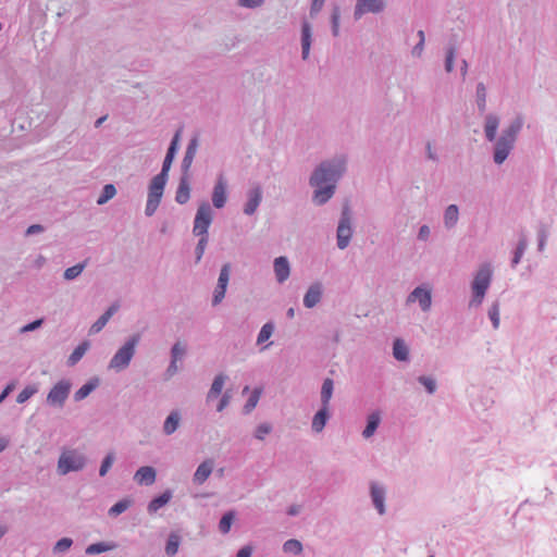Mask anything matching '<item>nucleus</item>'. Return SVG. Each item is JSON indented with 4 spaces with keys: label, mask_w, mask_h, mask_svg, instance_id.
Listing matches in <instances>:
<instances>
[{
    "label": "nucleus",
    "mask_w": 557,
    "mask_h": 557,
    "mask_svg": "<svg viewBox=\"0 0 557 557\" xmlns=\"http://www.w3.org/2000/svg\"><path fill=\"white\" fill-rule=\"evenodd\" d=\"M237 4L240 8L246 9H258L264 4V0H237Z\"/></svg>",
    "instance_id": "56"
},
{
    "label": "nucleus",
    "mask_w": 557,
    "mask_h": 557,
    "mask_svg": "<svg viewBox=\"0 0 557 557\" xmlns=\"http://www.w3.org/2000/svg\"><path fill=\"white\" fill-rule=\"evenodd\" d=\"M198 237H199V239H198L197 246L195 248L196 262H199L202 259L206 247L209 242V236H198Z\"/></svg>",
    "instance_id": "49"
},
{
    "label": "nucleus",
    "mask_w": 557,
    "mask_h": 557,
    "mask_svg": "<svg viewBox=\"0 0 557 557\" xmlns=\"http://www.w3.org/2000/svg\"><path fill=\"white\" fill-rule=\"evenodd\" d=\"M431 236V230L429 225L423 224L420 226L417 238L420 242H428Z\"/></svg>",
    "instance_id": "57"
},
{
    "label": "nucleus",
    "mask_w": 557,
    "mask_h": 557,
    "mask_svg": "<svg viewBox=\"0 0 557 557\" xmlns=\"http://www.w3.org/2000/svg\"><path fill=\"white\" fill-rule=\"evenodd\" d=\"M220 400L216 406V411L222 412L231 403L232 400V392L230 389L225 391L223 394L220 395Z\"/></svg>",
    "instance_id": "53"
},
{
    "label": "nucleus",
    "mask_w": 557,
    "mask_h": 557,
    "mask_svg": "<svg viewBox=\"0 0 557 557\" xmlns=\"http://www.w3.org/2000/svg\"><path fill=\"white\" fill-rule=\"evenodd\" d=\"M86 267H87V260L79 262L73 267L67 268L64 271L63 276L66 281L75 280L77 276H79L82 274V272L85 270Z\"/></svg>",
    "instance_id": "38"
},
{
    "label": "nucleus",
    "mask_w": 557,
    "mask_h": 557,
    "mask_svg": "<svg viewBox=\"0 0 557 557\" xmlns=\"http://www.w3.org/2000/svg\"><path fill=\"white\" fill-rule=\"evenodd\" d=\"M370 496H371L372 504H373L374 508L377 510L379 515H384L386 511V509H385L386 491H385L384 486H382L375 482H371L370 483Z\"/></svg>",
    "instance_id": "15"
},
{
    "label": "nucleus",
    "mask_w": 557,
    "mask_h": 557,
    "mask_svg": "<svg viewBox=\"0 0 557 557\" xmlns=\"http://www.w3.org/2000/svg\"><path fill=\"white\" fill-rule=\"evenodd\" d=\"M212 209L208 202H202L199 205L195 220L193 234L195 236H209L208 230L212 223Z\"/></svg>",
    "instance_id": "8"
},
{
    "label": "nucleus",
    "mask_w": 557,
    "mask_h": 557,
    "mask_svg": "<svg viewBox=\"0 0 557 557\" xmlns=\"http://www.w3.org/2000/svg\"><path fill=\"white\" fill-rule=\"evenodd\" d=\"M459 220V208L457 205H449L443 215L444 226L447 230L455 227Z\"/></svg>",
    "instance_id": "27"
},
{
    "label": "nucleus",
    "mask_w": 557,
    "mask_h": 557,
    "mask_svg": "<svg viewBox=\"0 0 557 557\" xmlns=\"http://www.w3.org/2000/svg\"><path fill=\"white\" fill-rule=\"evenodd\" d=\"M181 535L176 532H171L166 539V543H165V554L169 556V557H173L174 555L177 554L178 552V547H180V544H181Z\"/></svg>",
    "instance_id": "34"
},
{
    "label": "nucleus",
    "mask_w": 557,
    "mask_h": 557,
    "mask_svg": "<svg viewBox=\"0 0 557 557\" xmlns=\"http://www.w3.org/2000/svg\"><path fill=\"white\" fill-rule=\"evenodd\" d=\"M181 412L177 409L172 410L169 416L165 418L163 423V433L165 435H172L175 433L181 423Z\"/></svg>",
    "instance_id": "25"
},
{
    "label": "nucleus",
    "mask_w": 557,
    "mask_h": 557,
    "mask_svg": "<svg viewBox=\"0 0 557 557\" xmlns=\"http://www.w3.org/2000/svg\"><path fill=\"white\" fill-rule=\"evenodd\" d=\"M45 227L41 224H32L27 227L25 234L26 236H32L38 233H42Z\"/></svg>",
    "instance_id": "60"
},
{
    "label": "nucleus",
    "mask_w": 557,
    "mask_h": 557,
    "mask_svg": "<svg viewBox=\"0 0 557 557\" xmlns=\"http://www.w3.org/2000/svg\"><path fill=\"white\" fill-rule=\"evenodd\" d=\"M38 392V388L35 385H27L25 388H23L17 397L16 403L24 404L32 396H34Z\"/></svg>",
    "instance_id": "45"
},
{
    "label": "nucleus",
    "mask_w": 557,
    "mask_h": 557,
    "mask_svg": "<svg viewBox=\"0 0 557 557\" xmlns=\"http://www.w3.org/2000/svg\"><path fill=\"white\" fill-rule=\"evenodd\" d=\"M72 384L69 380H60L47 395V404L52 407L62 408L70 395Z\"/></svg>",
    "instance_id": "9"
},
{
    "label": "nucleus",
    "mask_w": 557,
    "mask_h": 557,
    "mask_svg": "<svg viewBox=\"0 0 557 557\" xmlns=\"http://www.w3.org/2000/svg\"><path fill=\"white\" fill-rule=\"evenodd\" d=\"M323 295V285L321 282H314L312 283L302 299L304 306L307 309L314 308L322 299Z\"/></svg>",
    "instance_id": "14"
},
{
    "label": "nucleus",
    "mask_w": 557,
    "mask_h": 557,
    "mask_svg": "<svg viewBox=\"0 0 557 557\" xmlns=\"http://www.w3.org/2000/svg\"><path fill=\"white\" fill-rule=\"evenodd\" d=\"M197 146L198 143L196 138L191 139L188 143L181 164L182 175H188V172L190 170V166L197 152Z\"/></svg>",
    "instance_id": "22"
},
{
    "label": "nucleus",
    "mask_w": 557,
    "mask_h": 557,
    "mask_svg": "<svg viewBox=\"0 0 557 557\" xmlns=\"http://www.w3.org/2000/svg\"><path fill=\"white\" fill-rule=\"evenodd\" d=\"M131 506V500L124 498L115 503L110 509L109 515L111 517H117L119 515L123 513L125 510L128 509Z\"/></svg>",
    "instance_id": "44"
},
{
    "label": "nucleus",
    "mask_w": 557,
    "mask_h": 557,
    "mask_svg": "<svg viewBox=\"0 0 557 557\" xmlns=\"http://www.w3.org/2000/svg\"><path fill=\"white\" fill-rule=\"evenodd\" d=\"M384 0H356L354 18L359 21L364 14H380L385 10Z\"/></svg>",
    "instance_id": "10"
},
{
    "label": "nucleus",
    "mask_w": 557,
    "mask_h": 557,
    "mask_svg": "<svg viewBox=\"0 0 557 557\" xmlns=\"http://www.w3.org/2000/svg\"><path fill=\"white\" fill-rule=\"evenodd\" d=\"M234 519L235 512L233 510H230L222 516L219 522V530L222 534H227L230 532Z\"/></svg>",
    "instance_id": "37"
},
{
    "label": "nucleus",
    "mask_w": 557,
    "mask_h": 557,
    "mask_svg": "<svg viewBox=\"0 0 557 557\" xmlns=\"http://www.w3.org/2000/svg\"><path fill=\"white\" fill-rule=\"evenodd\" d=\"M487 91L484 83H478L475 88V103L480 114L486 111Z\"/></svg>",
    "instance_id": "33"
},
{
    "label": "nucleus",
    "mask_w": 557,
    "mask_h": 557,
    "mask_svg": "<svg viewBox=\"0 0 557 557\" xmlns=\"http://www.w3.org/2000/svg\"><path fill=\"white\" fill-rule=\"evenodd\" d=\"M347 170V158L337 154L321 161L311 172L309 185L313 188L312 201L317 206L325 205L335 194L337 183Z\"/></svg>",
    "instance_id": "1"
},
{
    "label": "nucleus",
    "mask_w": 557,
    "mask_h": 557,
    "mask_svg": "<svg viewBox=\"0 0 557 557\" xmlns=\"http://www.w3.org/2000/svg\"><path fill=\"white\" fill-rule=\"evenodd\" d=\"M251 554L252 548L249 545H246L237 552L236 557H251Z\"/></svg>",
    "instance_id": "64"
},
{
    "label": "nucleus",
    "mask_w": 557,
    "mask_h": 557,
    "mask_svg": "<svg viewBox=\"0 0 557 557\" xmlns=\"http://www.w3.org/2000/svg\"><path fill=\"white\" fill-rule=\"evenodd\" d=\"M225 286L218 285L214 288L213 297H212V306H218L225 297L226 293Z\"/></svg>",
    "instance_id": "55"
},
{
    "label": "nucleus",
    "mask_w": 557,
    "mask_h": 557,
    "mask_svg": "<svg viewBox=\"0 0 557 557\" xmlns=\"http://www.w3.org/2000/svg\"><path fill=\"white\" fill-rule=\"evenodd\" d=\"M393 356L398 361H408L409 360V348L403 338L394 339Z\"/></svg>",
    "instance_id": "31"
},
{
    "label": "nucleus",
    "mask_w": 557,
    "mask_h": 557,
    "mask_svg": "<svg viewBox=\"0 0 557 557\" xmlns=\"http://www.w3.org/2000/svg\"><path fill=\"white\" fill-rule=\"evenodd\" d=\"M178 138L180 133L177 132L170 143L160 173H158L149 184L145 208V214L147 216H152L161 202L163 191L169 180V172L178 149Z\"/></svg>",
    "instance_id": "3"
},
{
    "label": "nucleus",
    "mask_w": 557,
    "mask_h": 557,
    "mask_svg": "<svg viewBox=\"0 0 557 557\" xmlns=\"http://www.w3.org/2000/svg\"><path fill=\"white\" fill-rule=\"evenodd\" d=\"M173 497V492L168 488L160 495L153 497L147 506V511L149 515L156 513L159 509L164 507Z\"/></svg>",
    "instance_id": "21"
},
{
    "label": "nucleus",
    "mask_w": 557,
    "mask_h": 557,
    "mask_svg": "<svg viewBox=\"0 0 557 557\" xmlns=\"http://www.w3.org/2000/svg\"><path fill=\"white\" fill-rule=\"evenodd\" d=\"M273 270L278 284L286 282L290 275V264L287 257L280 256L273 261Z\"/></svg>",
    "instance_id": "16"
},
{
    "label": "nucleus",
    "mask_w": 557,
    "mask_h": 557,
    "mask_svg": "<svg viewBox=\"0 0 557 557\" xmlns=\"http://www.w3.org/2000/svg\"><path fill=\"white\" fill-rule=\"evenodd\" d=\"M140 341L139 334H134L117 349L109 362V369L116 372L125 370L136 352V347Z\"/></svg>",
    "instance_id": "6"
},
{
    "label": "nucleus",
    "mask_w": 557,
    "mask_h": 557,
    "mask_svg": "<svg viewBox=\"0 0 557 557\" xmlns=\"http://www.w3.org/2000/svg\"><path fill=\"white\" fill-rule=\"evenodd\" d=\"M418 382L425 387L429 394H434L436 392L437 384L433 377L420 375L418 377Z\"/></svg>",
    "instance_id": "48"
},
{
    "label": "nucleus",
    "mask_w": 557,
    "mask_h": 557,
    "mask_svg": "<svg viewBox=\"0 0 557 557\" xmlns=\"http://www.w3.org/2000/svg\"><path fill=\"white\" fill-rule=\"evenodd\" d=\"M493 277V269L490 263H483L474 274L471 282L472 299L470 306L478 307L483 302L485 294L491 285Z\"/></svg>",
    "instance_id": "4"
},
{
    "label": "nucleus",
    "mask_w": 557,
    "mask_h": 557,
    "mask_svg": "<svg viewBox=\"0 0 557 557\" xmlns=\"http://www.w3.org/2000/svg\"><path fill=\"white\" fill-rule=\"evenodd\" d=\"M455 58H456V47H455V45L450 44L446 48V55H445V71L447 73L453 72Z\"/></svg>",
    "instance_id": "43"
},
{
    "label": "nucleus",
    "mask_w": 557,
    "mask_h": 557,
    "mask_svg": "<svg viewBox=\"0 0 557 557\" xmlns=\"http://www.w3.org/2000/svg\"><path fill=\"white\" fill-rule=\"evenodd\" d=\"M230 274H231V264L225 263L220 270L219 278H218V285L227 287L228 281H230Z\"/></svg>",
    "instance_id": "52"
},
{
    "label": "nucleus",
    "mask_w": 557,
    "mask_h": 557,
    "mask_svg": "<svg viewBox=\"0 0 557 557\" xmlns=\"http://www.w3.org/2000/svg\"><path fill=\"white\" fill-rule=\"evenodd\" d=\"M527 248H528V239H527L525 235L522 234L520 236V238L518 240V244H517V247H516V249L513 251V256H512V259H511V267L512 268H516L520 263V261H521V259H522Z\"/></svg>",
    "instance_id": "36"
},
{
    "label": "nucleus",
    "mask_w": 557,
    "mask_h": 557,
    "mask_svg": "<svg viewBox=\"0 0 557 557\" xmlns=\"http://www.w3.org/2000/svg\"><path fill=\"white\" fill-rule=\"evenodd\" d=\"M213 470V461L211 459H207L202 461L196 469L194 473L193 481L197 485L203 484Z\"/></svg>",
    "instance_id": "23"
},
{
    "label": "nucleus",
    "mask_w": 557,
    "mask_h": 557,
    "mask_svg": "<svg viewBox=\"0 0 557 557\" xmlns=\"http://www.w3.org/2000/svg\"><path fill=\"white\" fill-rule=\"evenodd\" d=\"M227 375L224 373H219L214 376L212 384L206 395V401L210 403L214 399H216L223 391L224 384L227 380Z\"/></svg>",
    "instance_id": "20"
},
{
    "label": "nucleus",
    "mask_w": 557,
    "mask_h": 557,
    "mask_svg": "<svg viewBox=\"0 0 557 557\" xmlns=\"http://www.w3.org/2000/svg\"><path fill=\"white\" fill-rule=\"evenodd\" d=\"M99 385V379L92 377L81 386L74 394V400L81 401L89 396Z\"/></svg>",
    "instance_id": "30"
},
{
    "label": "nucleus",
    "mask_w": 557,
    "mask_h": 557,
    "mask_svg": "<svg viewBox=\"0 0 557 557\" xmlns=\"http://www.w3.org/2000/svg\"><path fill=\"white\" fill-rule=\"evenodd\" d=\"M190 198V186L188 175H182L175 193V201L185 205Z\"/></svg>",
    "instance_id": "24"
},
{
    "label": "nucleus",
    "mask_w": 557,
    "mask_h": 557,
    "mask_svg": "<svg viewBox=\"0 0 557 557\" xmlns=\"http://www.w3.org/2000/svg\"><path fill=\"white\" fill-rule=\"evenodd\" d=\"M116 194V188L113 184H107L103 186L100 196L97 199L98 205H104L112 199Z\"/></svg>",
    "instance_id": "42"
},
{
    "label": "nucleus",
    "mask_w": 557,
    "mask_h": 557,
    "mask_svg": "<svg viewBox=\"0 0 557 557\" xmlns=\"http://www.w3.org/2000/svg\"><path fill=\"white\" fill-rule=\"evenodd\" d=\"M73 541L70 537H62L53 546V553L54 554H62L65 553L70 547L72 546Z\"/></svg>",
    "instance_id": "51"
},
{
    "label": "nucleus",
    "mask_w": 557,
    "mask_h": 557,
    "mask_svg": "<svg viewBox=\"0 0 557 557\" xmlns=\"http://www.w3.org/2000/svg\"><path fill=\"white\" fill-rule=\"evenodd\" d=\"M41 324H42V319H37V320L32 321V322L27 323L26 325H24L21 329V332L22 333H27V332L35 331L36 329L40 327Z\"/></svg>",
    "instance_id": "58"
},
{
    "label": "nucleus",
    "mask_w": 557,
    "mask_h": 557,
    "mask_svg": "<svg viewBox=\"0 0 557 557\" xmlns=\"http://www.w3.org/2000/svg\"><path fill=\"white\" fill-rule=\"evenodd\" d=\"M488 318L493 324V327L496 330L498 329L499 326V322H500V319H499V304L498 301H495L492 304V306L490 307L488 309Z\"/></svg>",
    "instance_id": "47"
},
{
    "label": "nucleus",
    "mask_w": 557,
    "mask_h": 557,
    "mask_svg": "<svg viewBox=\"0 0 557 557\" xmlns=\"http://www.w3.org/2000/svg\"><path fill=\"white\" fill-rule=\"evenodd\" d=\"M499 123L500 119L495 113H488L484 117V136L487 141L494 143L493 161L497 165H502L513 150L517 138L523 128L524 117L517 114L497 137Z\"/></svg>",
    "instance_id": "2"
},
{
    "label": "nucleus",
    "mask_w": 557,
    "mask_h": 557,
    "mask_svg": "<svg viewBox=\"0 0 557 557\" xmlns=\"http://www.w3.org/2000/svg\"><path fill=\"white\" fill-rule=\"evenodd\" d=\"M261 391L260 388H255L250 396L248 397L246 404L243 407L244 414L250 413L258 405V401L260 399Z\"/></svg>",
    "instance_id": "39"
},
{
    "label": "nucleus",
    "mask_w": 557,
    "mask_h": 557,
    "mask_svg": "<svg viewBox=\"0 0 557 557\" xmlns=\"http://www.w3.org/2000/svg\"><path fill=\"white\" fill-rule=\"evenodd\" d=\"M247 200L244 205V213L246 215H252L256 213L258 207L260 206L263 197V191L260 185H256L247 190Z\"/></svg>",
    "instance_id": "13"
},
{
    "label": "nucleus",
    "mask_w": 557,
    "mask_h": 557,
    "mask_svg": "<svg viewBox=\"0 0 557 557\" xmlns=\"http://www.w3.org/2000/svg\"><path fill=\"white\" fill-rule=\"evenodd\" d=\"M186 354V347L182 345L180 342L175 343L171 348V359L178 360L182 359Z\"/></svg>",
    "instance_id": "54"
},
{
    "label": "nucleus",
    "mask_w": 557,
    "mask_h": 557,
    "mask_svg": "<svg viewBox=\"0 0 557 557\" xmlns=\"http://www.w3.org/2000/svg\"><path fill=\"white\" fill-rule=\"evenodd\" d=\"M425 150H426V158L433 162H437L438 161V156L437 153L433 150L432 148V144L430 141L426 143V146H425Z\"/></svg>",
    "instance_id": "62"
},
{
    "label": "nucleus",
    "mask_w": 557,
    "mask_h": 557,
    "mask_svg": "<svg viewBox=\"0 0 557 557\" xmlns=\"http://www.w3.org/2000/svg\"><path fill=\"white\" fill-rule=\"evenodd\" d=\"M283 552L286 554L300 555L302 552V544L296 539L287 540L283 544Z\"/></svg>",
    "instance_id": "40"
},
{
    "label": "nucleus",
    "mask_w": 557,
    "mask_h": 557,
    "mask_svg": "<svg viewBox=\"0 0 557 557\" xmlns=\"http://www.w3.org/2000/svg\"><path fill=\"white\" fill-rule=\"evenodd\" d=\"M178 371L177 361L171 359L170 364L168 366V369L165 371L166 377H172L174 374H176Z\"/></svg>",
    "instance_id": "61"
},
{
    "label": "nucleus",
    "mask_w": 557,
    "mask_h": 557,
    "mask_svg": "<svg viewBox=\"0 0 557 557\" xmlns=\"http://www.w3.org/2000/svg\"><path fill=\"white\" fill-rule=\"evenodd\" d=\"M274 330L275 325L272 321H269L265 324H263L258 334L257 344H262L267 342L272 336Z\"/></svg>",
    "instance_id": "41"
},
{
    "label": "nucleus",
    "mask_w": 557,
    "mask_h": 557,
    "mask_svg": "<svg viewBox=\"0 0 557 557\" xmlns=\"http://www.w3.org/2000/svg\"><path fill=\"white\" fill-rule=\"evenodd\" d=\"M120 309L119 302H113L90 326L89 334L99 333L109 322V320L113 317L114 313Z\"/></svg>",
    "instance_id": "17"
},
{
    "label": "nucleus",
    "mask_w": 557,
    "mask_h": 557,
    "mask_svg": "<svg viewBox=\"0 0 557 557\" xmlns=\"http://www.w3.org/2000/svg\"><path fill=\"white\" fill-rule=\"evenodd\" d=\"M341 21V9L335 5L331 13V26H339Z\"/></svg>",
    "instance_id": "59"
},
{
    "label": "nucleus",
    "mask_w": 557,
    "mask_h": 557,
    "mask_svg": "<svg viewBox=\"0 0 557 557\" xmlns=\"http://www.w3.org/2000/svg\"><path fill=\"white\" fill-rule=\"evenodd\" d=\"M89 347L90 344L88 341L82 342L78 346L74 348L72 354L69 356L66 364L69 367H74L84 357Z\"/></svg>",
    "instance_id": "32"
},
{
    "label": "nucleus",
    "mask_w": 557,
    "mask_h": 557,
    "mask_svg": "<svg viewBox=\"0 0 557 557\" xmlns=\"http://www.w3.org/2000/svg\"><path fill=\"white\" fill-rule=\"evenodd\" d=\"M115 460L114 453H108L106 457L102 459L100 468H99V475L106 476L110 468L112 467L113 462Z\"/></svg>",
    "instance_id": "46"
},
{
    "label": "nucleus",
    "mask_w": 557,
    "mask_h": 557,
    "mask_svg": "<svg viewBox=\"0 0 557 557\" xmlns=\"http://www.w3.org/2000/svg\"><path fill=\"white\" fill-rule=\"evenodd\" d=\"M14 387H15V384L13 382L9 383L4 387V389L0 394V404H2V401L13 392Z\"/></svg>",
    "instance_id": "63"
},
{
    "label": "nucleus",
    "mask_w": 557,
    "mask_h": 557,
    "mask_svg": "<svg viewBox=\"0 0 557 557\" xmlns=\"http://www.w3.org/2000/svg\"><path fill=\"white\" fill-rule=\"evenodd\" d=\"M333 392L334 381L330 377L324 379L320 392L321 406L330 408Z\"/></svg>",
    "instance_id": "29"
},
{
    "label": "nucleus",
    "mask_w": 557,
    "mask_h": 557,
    "mask_svg": "<svg viewBox=\"0 0 557 557\" xmlns=\"http://www.w3.org/2000/svg\"><path fill=\"white\" fill-rule=\"evenodd\" d=\"M87 465L86 455L77 448H63L59 459L57 470L60 475H66L70 472L82 471Z\"/></svg>",
    "instance_id": "5"
},
{
    "label": "nucleus",
    "mask_w": 557,
    "mask_h": 557,
    "mask_svg": "<svg viewBox=\"0 0 557 557\" xmlns=\"http://www.w3.org/2000/svg\"><path fill=\"white\" fill-rule=\"evenodd\" d=\"M271 431L272 425L268 422H263L256 428L253 436L259 441H263L264 437L271 433Z\"/></svg>",
    "instance_id": "50"
},
{
    "label": "nucleus",
    "mask_w": 557,
    "mask_h": 557,
    "mask_svg": "<svg viewBox=\"0 0 557 557\" xmlns=\"http://www.w3.org/2000/svg\"><path fill=\"white\" fill-rule=\"evenodd\" d=\"M157 472L150 466L140 467L134 475V480L139 485L150 486L156 482Z\"/></svg>",
    "instance_id": "18"
},
{
    "label": "nucleus",
    "mask_w": 557,
    "mask_h": 557,
    "mask_svg": "<svg viewBox=\"0 0 557 557\" xmlns=\"http://www.w3.org/2000/svg\"><path fill=\"white\" fill-rule=\"evenodd\" d=\"M381 422V416L379 411L371 412L367 417V424L366 428L362 431V436L364 438H370L374 433L376 432L379 425Z\"/></svg>",
    "instance_id": "28"
},
{
    "label": "nucleus",
    "mask_w": 557,
    "mask_h": 557,
    "mask_svg": "<svg viewBox=\"0 0 557 557\" xmlns=\"http://www.w3.org/2000/svg\"><path fill=\"white\" fill-rule=\"evenodd\" d=\"M354 234L351 210L348 205L342 208L338 225L336 228V245L338 249H346Z\"/></svg>",
    "instance_id": "7"
},
{
    "label": "nucleus",
    "mask_w": 557,
    "mask_h": 557,
    "mask_svg": "<svg viewBox=\"0 0 557 557\" xmlns=\"http://www.w3.org/2000/svg\"><path fill=\"white\" fill-rule=\"evenodd\" d=\"M116 547L115 543L112 542H97L88 545L86 547V554L87 555H98L101 553H106L109 550H112Z\"/></svg>",
    "instance_id": "35"
},
{
    "label": "nucleus",
    "mask_w": 557,
    "mask_h": 557,
    "mask_svg": "<svg viewBox=\"0 0 557 557\" xmlns=\"http://www.w3.org/2000/svg\"><path fill=\"white\" fill-rule=\"evenodd\" d=\"M419 302L422 311L426 312L432 306L431 290L422 286L416 287L407 297V304Z\"/></svg>",
    "instance_id": "12"
},
{
    "label": "nucleus",
    "mask_w": 557,
    "mask_h": 557,
    "mask_svg": "<svg viewBox=\"0 0 557 557\" xmlns=\"http://www.w3.org/2000/svg\"><path fill=\"white\" fill-rule=\"evenodd\" d=\"M331 418L329 407L320 406L319 410L312 418L311 429L314 433H321Z\"/></svg>",
    "instance_id": "19"
},
{
    "label": "nucleus",
    "mask_w": 557,
    "mask_h": 557,
    "mask_svg": "<svg viewBox=\"0 0 557 557\" xmlns=\"http://www.w3.org/2000/svg\"><path fill=\"white\" fill-rule=\"evenodd\" d=\"M311 36V26L304 21L301 24V57L304 60H307L310 53Z\"/></svg>",
    "instance_id": "26"
},
{
    "label": "nucleus",
    "mask_w": 557,
    "mask_h": 557,
    "mask_svg": "<svg viewBox=\"0 0 557 557\" xmlns=\"http://www.w3.org/2000/svg\"><path fill=\"white\" fill-rule=\"evenodd\" d=\"M211 200L215 209L224 208L227 201V180L223 173H220L216 176L212 190Z\"/></svg>",
    "instance_id": "11"
}]
</instances>
